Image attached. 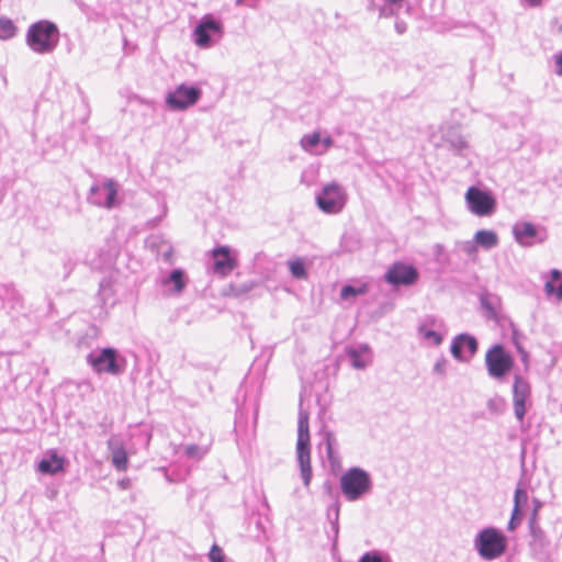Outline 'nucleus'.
I'll use <instances>...</instances> for the list:
<instances>
[{"instance_id":"obj_1","label":"nucleus","mask_w":562,"mask_h":562,"mask_svg":"<svg viewBox=\"0 0 562 562\" xmlns=\"http://www.w3.org/2000/svg\"><path fill=\"white\" fill-rule=\"evenodd\" d=\"M533 508L528 518L529 549L538 560H548L557 552L562 539V518L541 512L542 503L533 498Z\"/></svg>"},{"instance_id":"obj_2","label":"nucleus","mask_w":562,"mask_h":562,"mask_svg":"<svg viewBox=\"0 0 562 562\" xmlns=\"http://www.w3.org/2000/svg\"><path fill=\"white\" fill-rule=\"evenodd\" d=\"M59 37V29L54 22L40 20L29 26L25 42L32 52L46 55L56 49Z\"/></svg>"},{"instance_id":"obj_3","label":"nucleus","mask_w":562,"mask_h":562,"mask_svg":"<svg viewBox=\"0 0 562 562\" xmlns=\"http://www.w3.org/2000/svg\"><path fill=\"white\" fill-rule=\"evenodd\" d=\"M507 537L496 527L481 529L473 539L474 550L481 559L494 561L501 558L507 550Z\"/></svg>"},{"instance_id":"obj_4","label":"nucleus","mask_w":562,"mask_h":562,"mask_svg":"<svg viewBox=\"0 0 562 562\" xmlns=\"http://www.w3.org/2000/svg\"><path fill=\"white\" fill-rule=\"evenodd\" d=\"M296 462L303 484L305 487H308L313 476L311 465L308 413L302 408L299 412L297 420Z\"/></svg>"},{"instance_id":"obj_5","label":"nucleus","mask_w":562,"mask_h":562,"mask_svg":"<svg viewBox=\"0 0 562 562\" xmlns=\"http://www.w3.org/2000/svg\"><path fill=\"white\" fill-rule=\"evenodd\" d=\"M342 495L348 502H357L371 493L373 482L368 471L359 467L348 469L339 480Z\"/></svg>"},{"instance_id":"obj_6","label":"nucleus","mask_w":562,"mask_h":562,"mask_svg":"<svg viewBox=\"0 0 562 562\" xmlns=\"http://www.w3.org/2000/svg\"><path fill=\"white\" fill-rule=\"evenodd\" d=\"M86 361L98 374L119 375L125 371L126 367L125 358L111 347L89 352Z\"/></svg>"},{"instance_id":"obj_7","label":"nucleus","mask_w":562,"mask_h":562,"mask_svg":"<svg viewBox=\"0 0 562 562\" xmlns=\"http://www.w3.org/2000/svg\"><path fill=\"white\" fill-rule=\"evenodd\" d=\"M515 361L503 345H493L485 353V367L488 375L503 380L514 368Z\"/></svg>"},{"instance_id":"obj_8","label":"nucleus","mask_w":562,"mask_h":562,"mask_svg":"<svg viewBox=\"0 0 562 562\" xmlns=\"http://www.w3.org/2000/svg\"><path fill=\"white\" fill-rule=\"evenodd\" d=\"M316 205L326 214H337L347 202L345 189L337 182L325 184L315 196Z\"/></svg>"},{"instance_id":"obj_9","label":"nucleus","mask_w":562,"mask_h":562,"mask_svg":"<svg viewBox=\"0 0 562 562\" xmlns=\"http://www.w3.org/2000/svg\"><path fill=\"white\" fill-rule=\"evenodd\" d=\"M223 24L211 14L201 18L193 30V42L201 48H210L223 36Z\"/></svg>"},{"instance_id":"obj_10","label":"nucleus","mask_w":562,"mask_h":562,"mask_svg":"<svg viewBox=\"0 0 562 562\" xmlns=\"http://www.w3.org/2000/svg\"><path fill=\"white\" fill-rule=\"evenodd\" d=\"M469 211L480 217L491 216L496 211V200L492 192L471 186L465 192Z\"/></svg>"},{"instance_id":"obj_11","label":"nucleus","mask_w":562,"mask_h":562,"mask_svg":"<svg viewBox=\"0 0 562 562\" xmlns=\"http://www.w3.org/2000/svg\"><path fill=\"white\" fill-rule=\"evenodd\" d=\"M201 95L202 91L200 88L182 83L167 93L166 104L171 110L181 111L195 104Z\"/></svg>"},{"instance_id":"obj_12","label":"nucleus","mask_w":562,"mask_h":562,"mask_svg":"<svg viewBox=\"0 0 562 562\" xmlns=\"http://www.w3.org/2000/svg\"><path fill=\"white\" fill-rule=\"evenodd\" d=\"M317 435L319 437V453L325 454L330 470L337 472L341 469V458L338 452V440L335 434L327 426L323 425Z\"/></svg>"},{"instance_id":"obj_13","label":"nucleus","mask_w":562,"mask_h":562,"mask_svg":"<svg viewBox=\"0 0 562 562\" xmlns=\"http://www.w3.org/2000/svg\"><path fill=\"white\" fill-rule=\"evenodd\" d=\"M513 235L515 241L522 247H532L542 244L547 234L546 231L530 222L519 221L513 225Z\"/></svg>"},{"instance_id":"obj_14","label":"nucleus","mask_w":562,"mask_h":562,"mask_svg":"<svg viewBox=\"0 0 562 562\" xmlns=\"http://www.w3.org/2000/svg\"><path fill=\"white\" fill-rule=\"evenodd\" d=\"M531 387L527 379L520 374L514 375L513 405L518 422L522 423L527 413V402L530 400Z\"/></svg>"},{"instance_id":"obj_15","label":"nucleus","mask_w":562,"mask_h":562,"mask_svg":"<svg viewBox=\"0 0 562 562\" xmlns=\"http://www.w3.org/2000/svg\"><path fill=\"white\" fill-rule=\"evenodd\" d=\"M418 278V270L414 266L404 262H394L384 276L385 281L394 286L413 285Z\"/></svg>"},{"instance_id":"obj_16","label":"nucleus","mask_w":562,"mask_h":562,"mask_svg":"<svg viewBox=\"0 0 562 562\" xmlns=\"http://www.w3.org/2000/svg\"><path fill=\"white\" fill-rule=\"evenodd\" d=\"M212 271L221 277L228 276L238 265L236 252L228 246H218L211 251Z\"/></svg>"},{"instance_id":"obj_17","label":"nucleus","mask_w":562,"mask_h":562,"mask_svg":"<svg viewBox=\"0 0 562 562\" xmlns=\"http://www.w3.org/2000/svg\"><path fill=\"white\" fill-rule=\"evenodd\" d=\"M117 195V183L114 180H106L102 184L93 186L90 189L88 200L90 203L106 209L115 206Z\"/></svg>"},{"instance_id":"obj_18","label":"nucleus","mask_w":562,"mask_h":562,"mask_svg":"<svg viewBox=\"0 0 562 562\" xmlns=\"http://www.w3.org/2000/svg\"><path fill=\"white\" fill-rule=\"evenodd\" d=\"M479 342L474 336L467 333L457 335L451 342L450 351L453 358L460 362L470 361L477 352Z\"/></svg>"},{"instance_id":"obj_19","label":"nucleus","mask_w":562,"mask_h":562,"mask_svg":"<svg viewBox=\"0 0 562 562\" xmlns=\"http://www.w3.org/2000/svg\"><path fill=\"white\" fill-rule=\"evenodd\" d=\"M23 310V299L12 284L0 283V313L4 311L8 315Z\"/></svg>"},{"instance_id":"obj_20","label":"nucleus","mask_w":562,"mask_h":562,"mask_svg":"<svg viewBox=\"0 0 562 562\" xmlns=\"http://www.w3.org/2000/svg\"><path fill=\"white\" fill-rule=\"evenodd\" d=\"M406 0H368V10L378 12L380 19L397 16Z\"/></svg>"},{"instance_id":"obj_21","label":"nucleus","mask_w":562,"mask_h":562,"mask_svg":"<svg viewBox=\"0 0 562 562\" xmlns=\"http://www.w3.org/2000/svg\"><path fill=\"white\" fill-rule=\"evenodd\" d=\"M245 407L238 408L235 416V432L237 445H240L244 438L248 439L255 432L257 424V408L255 407L252 409V422L250 426L248 425L247 417L245 416Z\"/></svg>"},{"instance_id":"obj_22","label":"nucleus","mask_w":562,"mask_h":562,"mask_svg":"<svg viewBox=\"0 0 562 562\" xmlns=\"http://www.w3.org/2000/svg\"><path fill=\"white\" fill-rule=\"evenodd\" d=\"M108 449L111 453V461L117 471H125L127 469V453L124 443L119 436H111L108 440Z\"/></svg>"},{"instance_id":"obj_23","label":"nucleus","mask_w":562,"mask_h":562,"mask_svg":"<svg viewBox=\"0 0 562 562\" xmlns=\"http://www.w3.org/2000/svg\"><path fill=\"white\" fill-rule=\"evenodd\" d=\"M442 140L448 145L449 150L457 156H464L469 149L468 142L456 127H448L442 134Z\"/></svg>"},{"instance_id":"obj_24","label":"nucleus","mask_w":562,"mask_h":562,"mask_svg":"<svg viewBox=\"0 0 562 562\" xmlns=\"http://www.w3.org/2000/svg\"><path fill=\"white\" fill-rule=\"evenodd\" d=\"M188 279L182 269H173L168 277L161 280V285L168 288L169 295H179L187 286Z\"/></svg>"},{"instance_id":"obj_25","label":"nucleus","mask_w":562,"mask_h":562,"mask_svg":"<svg viewBox=\"0 0 562 562\" xmlns=\"http://www.w3.org/2000/svg\"><path fill=\"white\" fill-rule=\"evenodd\" d=\"M347 355L355 369H366L372 362V351L366 344L349 348Z\"/></svg>"},{"instance_id":"obj_26","label":"nucleus","mask_w":562,"mask_h":562,"mask_svg":"<svg viewBox=\"0 0 562 562\" xmlns=\"http://www.w3.org/2000/svg\"><path fill=\"white\" fill-rule=\"evenodd\" d=\"M65 458L55 451H49L37 464V471L42 474L55 475L64 471Z\"/></svg>"},{"instance_id":"obj_27","label":"nucleus","mask_w":562,"mask_h":562,"mask_svg":"<svg viewBox=\"0 0 562 562\" xmlns=\"http://www.w3.org/2000/svg\"><path fill=\"white\" fill-rule=\"evenodd\" d=\"M544 291L548 296L555 295L558 301H562V272L558 269L550 271V279L544 284Z\"/></svg>"},{"instance_id":"obj_28","label":"nucleus","mask_w":562,"mask_h":562,"mask_svg":"<svg viewBox=\"0 0 562 562\" xmlns=\"http://www.w3.org/2000/svg\"><path fill=\"white\" fill-rule=\"evenodd\" d=\"M473 240L485 250L495 248L499 241L497 234L490 229L477 231L473 237Z\"/></svg>"},{"instance_id":"obj_29","label":"nucleus","mask_w":562,"mask_h":562,"mask_svg":"<svg viewBox=\"0 0 562 562\" xmlns=\"http://www.w3.org/2000/svg\"><path fill=\"white\" fill-rule=\"evenodd\" d=\"M98 297L102 302L103 305L113 304L114 303V289L113 282L109 278H103L99 284Z\"/></svg>"},{"instance_id":"obj_30","label":"nucleus","mask_w":562,"mask_h":562,"mask_svg":"<svg viewBox=\"0 0 562 562\" xmlns=\"http://www.w3.org/2000/svg\"><path fill=\"white\" fill-rule=\"evenodd\" d=\"M339 502H334L327 507V519L330 524V530L333 532V540L336 542L339 532Z\"/></svg>"},{"instance_id":"obj_31","label":"nucleus","mask_w":562,"mask_h":562,"mask_svg":"<svg viewBox=\"0 0 562 562\" xmlns=\"http://www.w3.org/2000/svg\"><path fill=\"white\" fill-rule=\"evenodd\" d=\"M418 334L429 346H439L443 340V333L436 328L418 327Z\"/></svg>"},{"instance_id":"obj_32","label":"nucleus","mask_w":562,"mask_h":562,"mask_svg":"<svg viewBox=\"0 0 562 562\" xmlns=\"http://www.w3.org/2000/svg\"><path fill=\"white\" fill-rule=\"evenodd\" d=\"M300 143H301V146H302V148L304 150L313 153V154H322V151H319L317 149V146L321 143V136H319L318 133H313V134L304 135L301 138Z\"/></svg>"},{"instance_id":"obj_33","label":"nucleus","mask_w":562,"mask_h":562,"mask_svg":"<svg viewBox=\"0 0 562 562\" xmlns=\"http://www.w3.org/2000/svg\"><path fill=\"white\" fill-rule=\"evenodd\" d=\"M291 274L299 280L307 278V272L303 259L296 258L288 262Z\"/></svg>"},{"instance_id":"obj_34","label":"nucleus","mask_w":562,"mask_h":562,"mask_svg":"<svg viewBox=\"0 0 562 562\" xmlns=\"http://www.w3.org/2000/svg\"><path fill=\"white\" fill-rule=\"evenodd\" d=\"M16 34V26L8 18H0V40L7 41L14 37Z\"/></svg>"},{"instance_id":"obj_35","label":"nucleus","mask_w":562,"mask_h":562,"mask_svg":"<svg viewBox=\"0 0 562 562\" xmlns=\"http://www.w3.org/2000/svg\"><path fill=\"white\" fill-rule=\"evenodd\" d=\"M359 562H392V560L387 553L372 550L362 554Z\"/></svg>"},{"instance_id":"obj_36","label":"nucleus","mask_w":562,"mask_h":562,"mask_svg":"<svg viewBox=\"0 0 562 562\" xmlns=\"http://www.w3.org/2000/svg\"><path fill=\"white\" fill-rule=\"evenodd\" d=\"M367 292L366 286H352V285H344L340 290V297L342 300H350L353 299L360 294H364Z\"/></svg>"},{"instance_id":"obj_37","label":"nucleus","mask_w":562,"mask_h":562,"mask_svg":"<svg viewBox=\"0 0 562 562\" xmlns=\"http://www.w3.org/2000/svg\"><path fill=\"white\" fill-rule=\"evenodd\" d=\"M527 501H528L527 491L518 486L516 488L515 495H514V507L519 508V510H521V506L525 505L527 503Z\"/></svg>"},{"instance_id":"obj_38","label":"nucleus","mask_w":562,"mask_h":562,"mask_svg":"<svg viewBox=\"0 0 562 562\" xmlns=\"http://www.w3.org/2000/svg\"><path fill=\"white\" fill-rule=\"evenodd\" d=\"M184 453L190 459L200 460L205 454V451L196 445H189L184 449Z\"/></svg>"},{"instance_id":"obj_39","label":"nucleus","mask_w":562,"mask_h":562,"mask_svg":"<svg viewBox=\"0 0 562 562\" xmlns=\"http://www.w3.org/2000/svg\"><path fill=\"white\" fill-rule=\"evenodd\" d=\"M419 327H426L427 328H436L437 330L443 329V323L442 321L434 317V316H426L423 322L420 323Z\"/></svg>"},{"instance_id":"obj_40","label":"nucleus","mask_w":562,"mask_h":562,"mask_svg":"<svg viewBox=\"0 0 562 562\" xmlns=\"http://www.w3.org/2000/svg\"><path fill=\"white\" fill-rule=\"evenodd\" d=\"M482 307L487 312L490 318H496L497 312L493 300L488 297H481Z\"/></svg>"},{"instance_id":"obj_41","label":"nucleus","mask_w":562,"mask_h":562,"mask_svg":"<svg viewBox=\"0 0 562 562\" xmlns=\"http://www.w3.org/2000/svg\"><path fill=\"white\" fill-rule=\"evenodd\" d=\"M505 407V401L503 398H491L487 402V408L492 413H503Z\"/></svg>"},{"instance_id":"obj_42","label":"nucleus","mask_w":562,"mask_h":562,"mask_svg":"<svg viewBox=\"0 0 562 562\" xmlns=\"http://www.w3.org/2000/svg\"><path fill=\"white\" fill-rule=\"evenodd\" d=\"M209 558L211 562H225L223 550L217 544L212 546Z\"/></svg>"},{"instance_id":"obj_43","label":"nucleus","mask_w":562,"mask_h":562,"mask_svg":"<svg viewBox=\"0 0 562 562\" xmlns=\"http://www.w3.org/2000/svg\"><path fill=\"white\" fill-rule=\"evenodd\" d=\"M521 519H522L521 510H519V508L514 507L510 520L508 522V530H510V531L515 530L517 528V526L520 524Z\"/></svg>"},{"instance_id":"obj_44","label":"nucleus","mask_w":562,"mask_h":562,"mask_svg":"<svg viewBox=\"0 0 562 562\" xmlns=\"http://www.w3.org/2000/svg\"><path fill=\"white\" fill-rule=\"evenodd\" d=\"M447 364L448 361L445 357L438 358L432 369L434 373L445 376L447 373Z\"/></svg>"},{"instance_id":"obj_45","label":"nucleus","mask_w":562,"mask_h":562,"mask_svg":"<svg viewBox=\"0 0 562 562\" xmlns=\"http://www.w3.org/2000/svg\"><path fill=\"white\" fill-rule=\"evenodd\" d=\"M80 9H81L82 12L86 13V15H87L89 21L98 22V21H100L102 19V14L101 13L88 10L87 5L83 4V3L80 4Z\"/></svg>"},{"instance_id":"obj_46","label":"nucleus","mask_w":562,"mask_h":562,"mask_svg":"<svg viewBox=\"0 0 562 562\" xmlns=\"http://www.w3.org/2000/svg\"><path fill=\"white\" fill-rule=\"evenodd\" d=\"M259 1L260 0H236L235 5L236 7L246 5L250 9H257Z\"/></svg>"},{"instance_id":"obj_47","label":"nucleus","mask_w":562,"mask_h":562,"mask_svg":"<svg viewBox=\"0 0 562 562\" xmlns=\"http://www.w3.org/2000/svg\"><path fill=\"white\" fill-rule=\"evenodd\" d=\"M395 31L398 33V34H404L406 31H407V24L405 21L403 20H396L395 21Z\"/></svg>"},{"instance_id":"obj_48","label":"nucleus","mask_w":562,"mask_h":562,"mask_svg":"<svg viewBox=\"0 0 562 562\" xmlns=\"http://www.w3.org/2000/svg\"><path fill=\"white\" fill-rule=\"evenodd\" d=\"M434 254L437 258V260H441V256L445 255V247L440 244L435 245L434 247Z\"/></svg>"},{"instance_id":"obj_49","label":"nucleus","mask_w":562,"mask_h":562,"mask_svg":"<svg viewBox=\"0 0 562 562\" xmlns=\"http://www.w3.org/2000/svg\"><path fill=\"white\" fill-rule=\"evenodd\" d=\"M557 75L562 76V52L555 55Z\"/></svg>"},{"instance_id":"obj_50","label":"nucleus","mask_w":562,"mask_h":562,"mask_svg":"<svg viewBox=\"0 0 562 562\" xmlns=\"http://www.w3.org/2000/svg\"><path fill=\"white\" fill-rule=\"evenodd\" d=\"M512 341L513 344L515 345L516 349L518 350V347H522V345L520 344V340H519V334L517 330H514L513 331V335H512Z\"/></svg>"},{"instance_id":"obj_51","label":"nucleus","mask_w":562,"mask_h":562,"mask_svg":"<svg viewBox=\"0 0 562 562\" xmlns=\"http://www.w3.org/2000/svg\"><path fill=\"white\" fill-rule=\"evenodd\" d=\"M333 145V139L330 137H326L323 139V149L322 153L326 151Z\"/></svg>"},{"instance_id":"obj_52","label":"nucleus","mask_w":562,"mask_h":562,"mask_svg":"<svg viewBox=\"0 0 562 562\" xmlns=\"http://www.w3.org/2000/svg\"><path fill=\"white\" fill-rule=\"evenodd\" d=\"M518 352H519V353H520V356H521V360H522L524 362H527V361H528V358H529V355H528V352L525 350V348H524V347H518Z\"/></svg>"},{"instance_id":"obj_53","label":"nucleus","mask_w":562,"mask_h":562,"mask_svg":"<svg viewBox=\"0 0 562 562\" xmlns=\"http://www.w3.org/2000/svg\"><path fill=\"white\" fill-rule=\"evenodd\" d=\"M474 250H475V246H474L473 244H470V243H469V244L465 246V251H467V252L471 254V252H472V251H474Z\"/></svg>"},{"instance_id":"obj_54","label":"nucleus","mask_w":562,"mask_h":562,"mask_svg":"<svg viewBox=\"0 0 562 562\" xmlns=\"http://www.w3.org/2000/svg\"><path fill=\"white\" fill-rule=\"evenodd\" d=\"M530 5L536 7L541 3V0H526Z\"/></svg>"}]
</instances>
